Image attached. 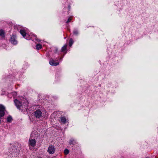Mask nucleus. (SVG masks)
Segmentation results:
<instances>
[{"instance_id":"nucleus-15","label":"nucleus","mask_w":158,"mask_h":158,"mask_svg":"<svg viewBox=\"0 0 158 158\" xmlns=\"http://www.w3.org/2000/svg\"><path fill=\"white\" fill-rule=\"evenodd\" d=\"M73 39L72 38H71L69 40V46L71 47L72 45L73 44Z\"/></svg>"},{"instance_id":"nucleus-14","label":"nucleus","mask_w":158,"mask_h":158,"mask_svg":"<svg viewBox=\"0 0 158 158\" xmlns=\"http://www.w3.org/2000/svg\"><path fill=\"white\" fill-rule=\"evenodd\" d=\"M67 47V45H64L61 48V50L62 52H64L65 51Z\"/></svg>"},{"instance_id":"nucleus-4","label":"nucleus","mask_w":158,"mask_h":158,"mask_svg":"<svg viewBox=\"0 0 158 158\" xmlns=\"http://www.w3.org/2000/svg\"><path fill=\"white\" fill-rule=\"evenodd\" d=\"M10 41L11 43L13 45H16L18 43V41L17 40V38L15 35H11Z\"/></svg>"},{"instance_id":"nucleus-1","label":"nucleus","mask_w":158,"mask_h":158,"mask_svg":"<svg viewBox=\"0 0 158 158\" xmlns=\"http://www.w3.org/2000/svg\"><path fill=\"white\" fill-rule=\"evenodd\" d=\"M19 100L15 99L14 102L17 108L22 111L29 110V103L27 100L23 97H19Z\"/></svg>"},{"instance_id":"nucleus-8","label":"nucleus","mask_w":158,"mask_h":158,"mask_svg":"<svg viewBox=\"0 0 158 158\" xmlns=\"http://www.w3.org/2000/svg\"><path fill=\"white\" fill-rule=\"evenodd\" d=\"M49 62L51 65L54 66L57 65L59 64L58 62H56L52 59H50Z\"/></svg>"},{"instance_id":"nucleus-12","label":"nucleus","mask_w":158,"mask_h":158,"mask_svg":"<svg viewBox=\"0 0 158 158\" xmlns=\"http://www.w3.org/2000/svg\"><path fill=\"white\" fill-rule=\"evenodd\" d=\"M12 120V118L10 115H9L7 117V122H11Z\"/></svg>"},{"instance_id":"nucleus-13","label":"nucleus","mask_w":158,"mask_h":158,"mask_svg":"<svg viewBox=\"0 0 158 158\" xmlns=\"http://www.w3.org/2000/svg\"><path fill=\"white\" fill-rule=\"evenodd\" d=\"M69 143L70 144L74 145L75 144L76 141L73 139H71L69 140Z\"/></svg>"},{"instance_id":"nucleus-9","label":"nucleus","mask_w":158,"mask_h":158,"mask_svg":"<svg viewBox=\"0 0 158 158\" xmlns=\"http://www.w3.org/2000/svg\"><path fill=\"white\" fill-rule=\"evenodd\" d=\"M5 36V32L2 29L0 30V36H1L0 39H4Z\"/></svg>"},{"instance_id":"nucleus-2","label":"nucleus","mask_w":158,"mask_h":158,"mask_svg":"<svg viewBox=\"0 0 158 158\" xmlns=\"http://www.w3.org/2000/svg\"><path fill=\"white\" fill-rule=\"evenodd\" d=\"M20 32L23 37L27 40H32L34 41L36 44L35 46L36 48L39 50L40 49V40L37 39L36 36L33 33H31L30 35L26 33L25 30L22 29L20 30Z\"/></svg>"},{"instance_id":"nucleus-18","label":"nucleus","mask_w":158,"mask_h":158,"mask_svg":"<svg viewBox=\"0 0 158 158\" xmlns=\"http://www.w3.org/2000/svg\"><path fill=\"white\" fill-rule=\"evenodd\" d=\"M72 19L71 17H70L67 20V21L66 22V23H69L70 22L71 20Z\"/></svg>"},{"instance_id":"nucleus-16","label":"nucleus","mask_w":158,"mask_h":158,"mask_svg":"<svg viewBox=\"0 0 158 158\" xmlns=\"http://www.w3.org/2000/svg\"><path fill=\"white\" fill-rule=\"evenodd\" d=\"M69 150L67 149H65L64 151V153L66 155L68 154L69 153Z\"/></svg>"},{"instance_id":"nucleus-7","label":"nucleus","mask_w":158,"mask_h":158,"mask_svg":"<svg viewBox=\"0 0 158 158\" xmlns=\"http://www.w3.org/2000/svg\"><path fill=\"white\" fill-rule=\"evenodd\" d=\"M43 109L42 111H40V118L41 117L45 118L47 116V114L46 113L45 110L43 108Z\"/></svg>"},{"instance_id":"nucleus-6","label":"nucleus","mask_w":158,"mask_h":158,"mask_svg":"<svg viewBox=\"0 0 158 158\" xmlns=\"http://www.w3.org/2000/svg\"><path fill=\"white\" fill-rule=\"evenodd\" d=\"M6 111L5 106L2 105H0V118L4 115Z\"/></svg>"},{"instance_id":"nucleus-17","label":"nucleus","mask_w":158,"mask_h":158,"mask_svg":"<svg viewBox=\"0 0 158 158\" xmlns=\"http://www.w3.org/2000/svg\"><path fill=\"white\" fill-rule=\"evenodd\" d=\"M73 34L77 35L78 34V31L77 29H74L73 31Z\"/></svg>"},{"instance_id":"nucleus-21","label":"nucleus","mask_w":158,"mask_h":158,"mask_svg":"<svg viewBox=\"0 0 158 158\" xmlns=\"http://www.w3.org/2000/svg\"><path fill=\"white\" fill-rule=\"evenodd\" d=\"M146 158H148V157H146Z\"/></svg>"},{"instance_id":"nucleus-22","label":"nucleus","mask_w":158,"mask_h":158,"mask_svg":"<svg viewBox=\"0 0 158 158\" xmlns=\"http://www.w3.org/2000/svg\"><path fill=\"white\" fill-rule=\"evenodd\" d=\"M38 158H39V157H38Z\"/></svg>"},{"instance_id":"nucleus-20","label":"nucleus","mask_w":158,"mask_h":158,"mask_svg":"<svg viewBox=\"0 0 158 158\" xmlns=\"http://www.w3.org/2000/svg\"><path fill=\"white\" fill-rule=\"evenodd\" d=\"M42 46L40 44V49H41L42 48Z\"/></svg>"},{"instance_id":"nucleus-5","label":"nucleus","mask_w":158,"mask_h":158,"mask_svg":"<svg viewBox=\"0 0 158 158\" xmlns=\"http://www.w3.org/2000/svg\"><path fill=\"white\" fill-rule=\"evenodd\" d=\"M56 149L54 146L50 145L48 148L47 152L50 154H52L55 153Z\"/></svg>"},{"instance_id":"nucleus-3","label":"nucleus","mask_w":158,"mask_h":158,"mask_svg":"<svg viewBox=\"0 0 158 158\" xmlns=\"http://www.w3.org/2000/svg\"><path fill=\"white\" fill-rule=\"evenodd\" d=\"M35 131L32 132L31 134V137L28 141V146L30 150L34 149V147L36 145V140L37 138H38L40 136V134L38 132L36 133Z\"/></svg>"},{"instance_id":"nucleus-11","label":"nucleus","mask_w":158,"mask_h":158,"mask_svg":"<svg viewBox=\"0 0 158 158\" xmlns=\"http://www.w3.org/2000/svg\"><path fill=\"white\" fill-rule=\"evenodd\" d=\"M61 122L63 123H65L66 122V119L64 117H61L60 118Z\"/></svg>"},{"instance_id":"nucleus-10","label":"nucleus","mask_w":158,"mask_h":158,"mask_svg":"<svg viewBox=\"0 0 158 158\" xmlns=\"http://www.w3.org/2000/svg\"><path fill=\"white\" fill-rule=\"evenodd\" d=\"M34 115L36 118H40V110H37L34 112Z\"/></svg>"},{"instance_id":"nucleus-19","label":"nucleus","mask_w":158,"mask_h":158,"mask_svg":"<svg viewBox=\"0 0 158 158\" xmlns=\"http://www.w3.org/2000/svg\"><path fill=\"white\" fill-rule=\"evenodd\" d=\"M13 95L14 96H15L17 95V93L16 92H13L12 93Z\"/></svg>"}]
</instances>
